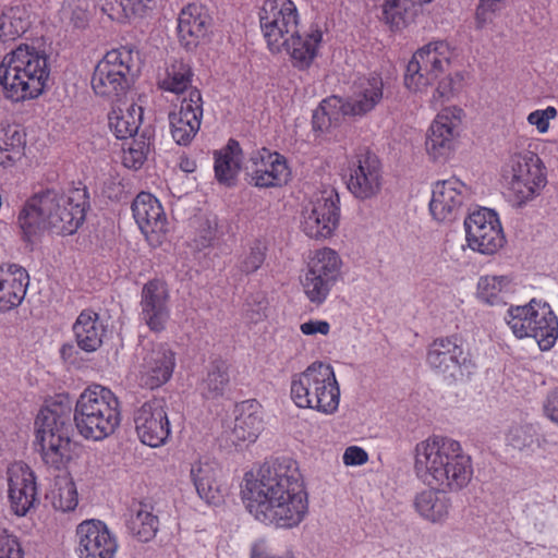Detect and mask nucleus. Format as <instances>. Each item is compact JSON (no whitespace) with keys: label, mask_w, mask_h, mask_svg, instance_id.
Here are the masks:
<instances>
[{"label":"nucleus","mask_w":558,"mask_h":558,"mask_svg":"<svg viewBox=\"0 0 558 558\" xmlns=\"http://www.w3.org/2000/svg\"><path fill=\"white\" fill-rule=\"evenodd\" d=\"M241 494L255 520L277 529H294L308 513V494L291 458H277L245 473Z\"/></svg>","instance_id":"nucleus-1"},{"label":"nucleus","mask_w":558,"mask_h":558,"mask_svg":"<svg viewBox=\"0 0 558 558\" xmlns=\"http://www.w3.org/2000/svg\"><path fill=\"white\" fill-rule=\"evenodd\" d=\"M413 471L426 487L449 493L466 488L474 474L472 458L462 445L440 435L429 436L415 445Z\"/></svg>","instance_id":"nucleus-2"},{"label":"nucleus","mask_w":558,"mask_h":558,"mask_svg":"<svg viewBox=\"0 0 558 558\" xmlns=\"http://www.w3.org/2000/svg\"><path fill=\"white\" fill-rule=\"evenodd\" d=\"M86 206L85 190L74 189L65 194L47 189L27 198L19 211L17 225L29 242L46 229L61 235L73 234L85 220Z\"/></svg>","instance_id":"nucleus-3"},{"label":"nucleus","mask_w":558,"mask_h":558,"mask_svg":"<svg viewBox=\"0 0 558 558\" xmlns=\"http://www.w3.org/2000/svg\"><path fill=\"white\" fill-rule=\"evenodd\" d=\"M453 52L448 43L437 40L415 51L407 65L404 86L414 94L434 87L429 104L437 108L451 100L459 90L460 75L450 70Z\"/></svg>","instance_id":"nucleus-4"},{"label":"nucleus","mask_w":558,"mask_h":558,"mask_svg":"<svg viewBox=\"0 0 558 558\" xmlns=\"http://www.w3.org/2000/svg\"><path fill=\"white\" fill-rule=\"evenodd\" d=\"M49 78V56L34 45L20 44L0 64L4 96L13 102L38 98L48 88Z\"/></svg>","instance_id":"nucleus-5"},{"label":"nucleus","mask_w":558,"mask_h":558,"mask_svg":"<svg viewBox=\"0 0 558 558\" xmlns=\"http://www.w3.org/2000/svg\"><path fill=\"white\" fill-rule=\"evenodd\" d=\"M526 141L519 136L501 167L504 195L510 206L523 208L537 198L547 184V170L542 158L529 149L520 150Z\"/></svg>","instance_id":"nucleus-6"},{"label":"nucleus","mask_w":558,"mask_h":558,"mask_svg":"<svg viewBox=\"0 0 558 558\" xmlns=\"http://www.w3.org/2000/svg\"><path fill=\"white\" fill-rule=\"evenodd\" d=\"M290 399L301 410H312L329 416L340 405V384L335 368L326 362L315 361L290 377Z\"/></svg>","instance_id":"nucleus-7"},{"label":"nucleus","mask_w":558,"mask_h":558,"mask_svg":"<svg viewBox=\"0 0 558 558\" xmlns=\"http://www.w3.org/2000/svg\"><path fill=\"white\" fill-rule=\"evenodd\" d=\"M73 420L80 436L86 440L101 441L120 426V401L109 388L88 386L75 402Z\"/></svg>","instance_id":"nucleus-8"},{"label":"nucleus","mask_w":558,"mask_h":558,"mask_svg":"<svg viewBox=\"0 0 558 558\" xmlns=\"http://www.w3.org/2000/svg\"><path fill=\"white\" fill-rule=\"evenodd\" d=\"M35 446L45 464L60 470L72 458L68 409L58 403L40 409L35 420Z\"/></svg>","instance_id":"nucleus-9"},{"label":"nucleus","mask_w":558,"mask_h":558,"mask_svg":"<svg viewBox=\"0 0 558 558\" xmlns=\"http://www.w3.org/2000/svg\"><path fill=\"white\" fill-rule=\"evenodd\" d=\"M505 320L518 339L533 338L542 351L550 350L558 339V318L543 300L510 306Z\"/></svg>","instance_id":"nucleus-10"},{"label":"nucleus","mask_w":558,"mask_h":558,"mask_svg":"<svg viewBox=\"0 0 558 558\" xmlns=\"http://www.w3.org/2000/svg\"><path fill=\"white\" fill-rule=\"evenodd\" d=\"M137 53L130 47L111 49L97 62L90 85L100 97L120 100L134 78Z\"/></svg>","instance_id":"nucleus-11"},{"label":"nucleus","mask_w":558,"mask_h":558,"mask_svg":"<svg viewBox=\"0 0 558 558\" xmlns=\"http://www.w3.org/2000/svg\"><path fill=\"white\" fill-rule=\"evenodd\" d=\"M343 266L344 262L335 248L324 246L310 252L301 286L311 303L322 305L327 301L342 279Z\"/></svg>","instance_id":"nucleus-12"},{"label":"nucleus","mask_w":558,"mask_h":558,"mask_svg":"<svg viewBox=\"0 0 558 558\" xmlns=\"http://www.w3.org/2000/svg\"><path fill=\"white\" fill-rule=\"evenodd\" d=\"M258 17L262 34L272 53H280L287 38L301 27V14L292 0H264Z\"/></svg>","instance_id":"nucleus-13"},{"label":"nucleus","mask_w":558,"mask_h":558,"mask_svg":"<svg viewBox=\"0 0 558 558\" xmlns=\"http://www.w3.org/2000/svg\"><path fill=\"white\" fill-rule=\"evenodd\" d=\"M339 195L333 189L316 193L303 205L300 228L311 239L330 238L339 225Z\"/></svg>","instance_id":"nucleus-14"},{"label":"nucleus","mask_w":558,"mask_h":558,"mask_svg":"<svg viewBox=\"0 0 558 558\" xmlns=\"http://www.w3.org/2000/svg\"><path fill=\"white\" fill-rule=\"evenodd\" d=\"M343 180L355 199L372 201L381 193L384 186L383 165L375 154L359 153L348 160Z\"/></svg>","instance_id":"nucleus-15"},{"label":"nucleus","mask_w":558,"mask_h":558,"mask_svg":"<svg viewBox=\"0 0 558 558\" xmlns=\"http://www.w3.org/2000/svg\"><path fill=\"white\" fill-rule=\"evenodd\" d=\"M426 361L434 371L454 381L464 380L476 368L462 340L456 336L435 339L428 347Z\"/></svg>","instance_id":"nucleus-16"},{"label":"nucleus","mask_w":558,"mask_h":558,"mask_svg":"<svg viewBox=\"0 0 558 558\" xmlns=\"http://www.w3.org/2000/svg\"><path fill=\"white\" fill-rule=\"evenodd\" d=\"M463 110L457 106L442 108L426 132L425 149L435 161L447 160L456 150L460 137Z\"/></svg>","instance_id":"nucleus-17"},{"label":"nucleus","mask_w":558,"mask_h":558,"mask_svg":"<svg viewBox=\"0 0 558 558\" xmlns=\"http://www.w3.org/2000/svg\"><path fill=\"white\" fill-rule=\"evenodd\" d=\"M174 365V353L166 343H143L137 352L136 381L146 389L159 388L171 378Z\"/></svg>","instance_id":"nucleus-18"},{"label":"nucleus","mask_w":558,"mask_h":558,"mask_svg":"<svg viewBox=\"0 0 558 558\" xmlns=\"http://www.w3.org/2000/svg\"><path fill=\"white\" fill-rule=\"evenodd\" d=\"M132 418L135 434L143 445L159 448L169 441L172 429L163 399L145 401L134 410Z\"/></svg>","instance_id":"nucleus-19"},{"label":"nucleus","mask_w":558,"mask_h":558,"mask_svg":"<svg viewBox=\"0 0 558 558\" xmlns=\"http://www.w3.org/2000/svg\"><path fill=\"white\" fill-rule=\"evenodd\" d=\"M468 245L474 252L492 255L505 244V234L497 213L489 208L472 211L464 220Z\"/></svg>","instance_id":"nucleus-20"},{"label":"nucleus","mask_w":558,"mask_h":558,"mask_svg":"<svg viewBox=\"0 0 558 558\" xmlns=\"http://www.w3.org/2000/svg\"><path fill=\"white\" fill-rule=\"evenodd\" d=\"M78 558H116L119 543L117 535L101 520L82 521L75 531Z\"/></svg>","instance_id":"nucleus-21"},{"label":"nucleus","mask_w":558,"mask_h":558,"mask_svg":"<svg viewBox=\"0 0 558 558\" xmlns=\"http://www.w3.org/2000/svg\"><path fill=\"white\" fill-rule=\"evenodd\" d=\"M132 214L149 244L160 245L169 230V221L159 199L150 193L141 192L132 203Z\"/></svg>","instance_id":"nucleus-22"},{"label":"nucleus","mask_w":558,"mask_h":558,"mask_svg":"<svg viewBox=\"0 0 558 558\" xmlns=\"http://www.w3.org/2000/svg\"><path fill=\"white\" fill-rule=\"evenodd\" d=\"M246 169L248 182L262 189L282 186L291 173L284 156L267 148L253 153Z\"/></svg>","instance_id":"nucleus-23"},{"label":"nucleus","mask_w":558,"mask_h":558,"mask_svg":"<svg viewBox=\"0 0 558 558\" xmlns=\"http://www.w3.org/2000/svg\"><path fill=\"white\" fill-rule=\"evenodd\" d=\"M170 133L173 141L187 146L196 136L203 118L202 95L198 89H191L178 107L169 113Z\"/></svg>","instance_id":"nucleus-24"},{"label":"nucleus","mask_w":558,"mask_h":558,"mask_svg":"<svg viewBox=\"0 0 558 558\" xmlns=\"http://www.w3.org/2000/svg\"><path fill=\"white\" fill-rule=\"evenodd\" d=\"M8 496L11 510L24 517L37 500L36 476L33 470L23 462H13L7 471Z\"/></svg>","instance_id":"nucleus-25"},{"label":"nucleus","mask_w":558,"mask_h":558,"mask_svg":"<svg viewBox=\"0 0 558 558\" xmlns=\"http://www.w3.org/2000/svg\"><path fill=\"white\" fill-rule=\"evenodd\" d=\"M324 43V32L320 26L313 24L304 33L300 28L295 29V34L287 38L280 53L284 52L293 68L304 71L312 66L319 54Z\"/></svg>","instance_id":"nucleus-26"},{"label":"nucleus","mask_w":558,"mask_h":558,"mask_svg":"<svg viewBox=\"0 0 558 558\" xmlns=\"http://www.w3.org/2000/svg\"><path fill=\"white\" fill-rule=\"evenodd\" d=\"M465 191V184L457 178L436 182L429 202L434 219L440 222L453 221L461 213Z\"/></svg>","instance_id":"nucleus-27"},{"label":"nucleus","mask_w":558,"mask_h":558,"mask_svg":"<svg viewBox=\"0 0 558 558\" xmlns=\"http://www.w3.org/2000/svg\"><path fill=\"white\" fill-rule=\"evenodd\" d=\"M169 289L160 279L146 282L141 293V316L150 330L160 331L169 319Z\"/></svg>","instance_id":"nucleus-28"},{"label":"nucleus","mask_w":558,"mask_h":558,"mask_svg":"<svg viewBox=\"0 0 558 558\" xmlns=\"http://www.w3.org/2000/svg\"><path fill=\"white\" fill-rule=\"evenodd\" d=\"M384 83L379 74L359 77L347 98V110L352 116H362L372 111L383 99Z\"/></svg>","instance_id":"nucleus-29"},{"label":"nucleus","mask_w":558,"mask_h":558,"mask_svg":"<svg viewBox=\"0 0 558 558\" xmlns=\"http://www.w3.org/2000/svg\"><path fill=\"white\" fill-rule=\"evenodd\" d=\"M232 441L247 446L256 441L264 429L262 405L256 400H246L236 407Z\"/></svg>","instance_id":"nucleus-30"},{"label":"nucleus","mask_w":558,"mask_h":558,"mask_svg":"<svg viewBox=\"0 0 558 558\" xmlns=\"http://www.w3.org/2000/svg\"><path fill=\"white\" fill-rule=\"evenodd\" d=\"M221 470L215 461L201 459L191 464L190 477L201 499L218 504L222 498Z\"/></svg>","instance_id":"nucleus-31"},{"label":"nucleus","mask_w":558,"mask_h":558,"mask_svg":"<svg viewBox=\"0 0 558 558\" xmlns=\"http://www.w3.org/2000/svg\"><path fill=\"white\" fill-rule=\"evenodd\" d=\"M27 286L28 275L23 267L16 264L0 265V311L19 306L25 298Z\"/></svg>","instance_id":"nucleus-32"},{"label":"nucleus","mask_w":558,"mask_h":558,"mask_svg":"<svg viewBox=\"0 0 558 558\" xmlns=\"http://www.w3.org/2000/svg\"><path fill=\"white\" fill-rule=\"evenodd\" d=\"M208 15L204 8L196 3L184 7L178 17L179 41L186 49H193L205 38Z\"/></svg>","instance_id":"nucleus-33"},{"label":"nucleus","mask_w":558,"mask_h":558,"mask_svg":"<svg viewBox=\"0 0 558 558\" xmlns=\"http://www.w3.org/2000/svg\"><path fill=\"white\" fill-rule=\"evenodd\" d=\"M445 493L427 487L416 494L413 505L423 520L434 524H442L449 519L451 499Z\"/></svg>","instance_id":"nucleus-34"},{"label":"nucleus","mask_w":558,"mask_h":558,"mask_svg":"<svg viewBox=\"0 0 558 558\" xmlns=\"http://www.w3.org/2000/svg\"><path fill=\"white\" fill-rule=\"evenodd\" d=\"M242 149L240 144L230 140L226 147L215 153V177L220 184L232 186L235 184L242 165Z\"/></svg>","instance_id":"nucleus-35"},{"label":"nucleus","mask_w":558,"mask_h":558,"mask_svg":"<svg viewBox=\"0 0 558 558\" xmlns=\"http://www.w3.org/2000/svg\"><path fill=\"white\" fill-rule=\"evenodd\" d=\"M73 332L77 345L86 352L96 351L102 343L104 328L94 311L85 310L80 313L73 324Z\"/></svg>","instance_id":"nucleus-36"},{"label":"nucleus","mask_w":558,"mask_h":558,"mask_svg":"<svg viewBox=\"0 0 558 558\" xmlns=\"http://www.w3.org/2000/svg\"><path fill=\"white\" fill-rule=\"evenodd\" d=\"M143 118V109L135 104L112 107L108 114L110 130L117 138L132 137L138 130Z\"/></svg>","instance_id":"nucleus-37"},{"label":"nucleus","mask_w":558,"mask_h":558,"mask_svg":"<svg viewBox=\"0 0 558 558\" xmlns=\"http://www.w3.org/2000/svg\"><path fill=\"white\" fill-rule=\"evenodd\" d=\"M159 521L148 504H134L129 511L126 529L141 542H148L155 537L158 531Z\"/></svg>","instance_id":"nucleus-38"},{"label":"nucleus","mask_w":558,"mask_h":558,"mask_svg":"<svg viewBox=\"0 0 558 558\" xmlns=\"http://www.w3.org/2000/svg\"><path fill=\"white\" fill-rule=\"evenodd\" d=\"M511 293L512 282L508 276L485 275L478 278L476 298L485 304H505Z\"/></svg>","instance_id":"nucleus-39"},{"label":"nucleus","mask_w":558,"mask_h":558,"mask_svg":"<svg viewBox=\"0 0 558 558\" xmlns=\"http://www.w3.org/2000/svg\"><path fill=\"white\" fill-rule=\"evenodd\" d=\"M25 134L15 125L0 126V168H12L24 155Z\"/></svg>","instance_id":"nucleus-40"},{"label":"nucleus","mask_w":558,"mask_h":558,"mask_svg":"<svg viewBox=\"0 0 558 558\" xmlns=\"http://www.w3.org/2000/svg\"><path fill=\"white\" fill-rule=\"evenodd\" d=\"M192 78L193 71L190 63L183 60H173L159 74L157 84L161 90L181 94L191 86Z\"/></svg>","instance_id":"nucleus-41"},{"label":"nucleus","mask_w":558,"mask_h":558,"mask_svg":"<svg viewBox=\"0 0 558 558\" xmlns=\"http://www.w3.org/2000/svg\"><path fill=\"white\" fill-rule=\"evenodd\" d=\"M31 26V15L23 5L5 8L0 15V39L13 41L21 37Z\"/></svg>","instance_id":"nucleus-42"},{"label":"nucleus","mask_w":558,"mask_h":558,"mask_svg":"<svg viewBox=\"0 0 558 558\" xmlns=\"http://www.w3.org/2000/svg\"><path fill=\"white\" fill-rule=\"evenodd\" d=\"M47 499L58 511H74L78 505V493L73 478L69 474L57 476Z\"/></svg>","instance_id":"nucleus-43"},{"label":"nucleus","mask_w":558,"mask_h":558,"mask_svg":"<svg viewBox=\"0 0 558 558\" xmlns=\"http://www.w3.org/2000/svg\"><path fill=\"white\" fill-rule=\"evenodd\" d=\"M345 114H351L347 110V99L343 100L338 96L328 97L313 113V129L320 132L327 131L337 126Z\"/></svg>","instance_id":"nucleus-44"},{"label":"nucleus","mask_w":558,"mask_h":558,"mask_svg":"<svg viewBox=\"0 0 558 558\" xmlns=\"http://www.w3.org/2000/svg\"><path fill=\"white\" fill-rule=\"evenodd\" d=\"M150 153V143L144 136L133 138L124 144L122 148V165L131 170H138L143 167Z\"/></svg>","instance_id":"nucleus-45"},{"label":"nucleus","mask_w":558,"mask_h":558,"mask_svg":"<svg viewBox=\"0 0 558 558\" xmlns=\"http://www.w3.org/2000/svg\"><path fill=\"white\" fill-rule=\"evenodd\" d=\"M151 0H96L101 11L110 17L124 15H141L145 12Z\"/></svg>","instance_id":"nucleus-46"},{"label":"nucleus","mask_w":558,"mask_h":558,"mask_svg":"<svg viewBox=\"0 0 558 558\" xmlns=\"http://www.w3.org/2000/svg\"><path fill=\"white\" fill-rule=\"evenodd\" d=\"M229 383V375L223 366H213L201 384L202 395L207 399L221 396Z\"/></svg>","instance_id":"nucleus-47"},{"label":"nucleus","mask_w":558,"mask_h":558,"mask_svg":"<svg viewBox=\"0 0 558 558\" xmlns=\"http://www.w3.org/2000/svg\"><path fill=\"white\" fill-rule=\"evenodd\" d=\"M506 439L514 449H531L536 441V433L530 425L514 426L509 429Z\"/></svg>","instance_id":"nucleus-48"},{"label":"nucleus","mask_w":558,"mask_h":558,"mask_svg":"<svg viewBox=\"0 0 558 558\" xmlns=\"http://www.w3.org/2000/svg\"><path fill=\"white\" fill-rule=\"evenodd\" d=\"M250 558H295V553L292 548H288L282 554H276L271 542L259 537L251 544Z\"/></svg>","instance_id":"nucleus-49"},{"label":"nucleus","mask_w":558,"mask_h":558,"mask_svg":"<svg viewBox=\"0 0 558 558\" xmlns=\"http://www.w3.org/2000/svg\"><path fill=\"white\" fill-rule=\"evenodd\" d=\"M558 116V109L554 106H547L545 109L531 111L526 117V122L536 129L539 134L548 133L550 121Z\"/></svg>","instance_id":"nucleus-50"},{"label":"nucleus","mask_w":558,"mask_h":558,"mask_svg":"<svg viewBox=\"0 0 558 558\" xmlns=\"http://www.w3.org/2000/svg\"><path fill=\"white\" fill-rule=\"evenodd\" d=\"M507 0H480L476 8V23L485 27L494 22L498 13L505 8Z\"/></svg>","instance_id":"nucleus-51"},{"label":"nucleus","mask_w":558,"mask_h":558,"mask_svg":"<svg viewBox=\"0 0 558 558\" xmlns=\"http://www.w3.org/2000/svg\"><path fill=\"white\" fill-rule=\"evenodd\" d=\"M245 315L252 323H258L267 317L268 301L264 294L257 293L245 303Z\"/></svg>","instance_id":"nucleus-52"},{"label":"nucleus","mask_w":558,"mask_h":558,"mask_svg":"<svg viewBox=\"0 0 558 558\" xmlns=\"http://www.w3.org/2000/svg\"><path fill=\"white\" fill-rule=\"evenodd\" d=\"M0 558H23L17 539L0 527Z\"/></svg>","instance_id":"nucleus-53"},{"label":"nucleus","mask_w":558,"mask_h":558,"mask_svg":"<svg viewBox=\"0 0 558 558\" xmlns=\"http://www.w3.org/2000/svg\"><path fill=\"white\" fill-rule=\"evenodd\" d=\"M265 260V252L259 246H253L250 251L243 256L240 265V269L245 274H251L256 271Z\"/></svg>","instance_id":"nucleus-54"},{"label":"nucleus","mask_w":558,"mask_h":558,"mask_svg":"<svg viewBox=\"0 0 558 558\" xmlns=\"http://www.w3.org/2000/svg\"><path fill=\"white\" fill-rule=\"evenodd\" d=\"M102 193L109 199H121L125 194L123 178L118 173L110 174L104 182Z\"/></svg>","instance_id":"nucleus-55"},{"label":"nucleus","mask_w":558,"mask_h":558,"mask_svg":"<svg viewBox=\"0 0 558 558\" xmlns=\"http://www.w3.org/2000/svg\"><path fill=\"white\" fill-rule=\"evenodd\" d=\"M366 450L359 446H349L342 454V462L347 466H360L368 461Z\"/></svg>","instance_id":"nucleus-56"},{"label":"nucleus","mask_w":558,"mask_h":558,"mask_svg":"<svg viewBox=\"0 0 558 558\" xmlns=\"http://www.w3.org/2000/svg\"><path fill=\"white\" fill-rule=\"evenodd\" d=\"M300 330L305 336H327L330 332V324L327 320L310 319L300 325Z\"/></svg>","instance_id":"nucleus-57"},{"label":"nucleus","mask_w":558,"mask_h":558,"mask_svg":"<svg viewBox=\"0 0 558 558\" xmlns=\"http://www.w3.org/2000/svg\"><path fill=\"white\" fill-rule=\"evenodd\" d=\"M543 410L545 416L558 426V387L547 395Z\"/></svg>","instance_id":"nucleus-58"},{"label":"nucleus","mask_w":558,"mask_h":558,"mask_svg":"<svg viewBox=\"0 0 558 558\" xmlns=\"http://www.w3.org/2000/svg\"><path fill=\"white\" fill-rule=\"evenodd\" d=\"M70 20L74 23L75 26L81 27L86 21V13L84 10L80 9V11L73 12V14L70 16Z\"/></svg>","instance_id":"nucleus-59"},{"label":"nucleus","mask_w":558,"mask_h":558,"mask_svg":"<svg viewBox=\"0 0 558 558\" xmlns=\"http://www.w3.org/2000/svg\"><path fill=\"white\" fill-rule=\"evenodd\" d=\"M196 168V163L194 160H191L189 158H181L180 160V169L184 172H193Z\"/></svg>","instance_id":"nucleus-60"},{"label":"nucleus","mask_w":558,"mask_h":558,"mask_svg":"<svg viewBox=\"0 0 558 558\" xmlns=\"http://www.w3.org/2000/svg\"><path fill=\"white\" fill-rule=\"evenodd\" d=\"M214 236V228L211 227L210 223H208V228L205 232V234L203 235V239L205 242H209Z\"/></svg>","instance_id":"nucleus-61"},{"label":"nucleus","mask_w":558,"mask_h":558,"mask_svg":"<svg viewBox=\"0 0 558 558\" xmlns=\"http://www.w3.org/2000/svg\"><path fill=\"white\" fill-rule=\"evenodd\" d=\"M62 13H63L64 16H66V14H68V7L66 5H63Z\"/></svg>","instance_id":"nucleus-62"}]
</instances>
